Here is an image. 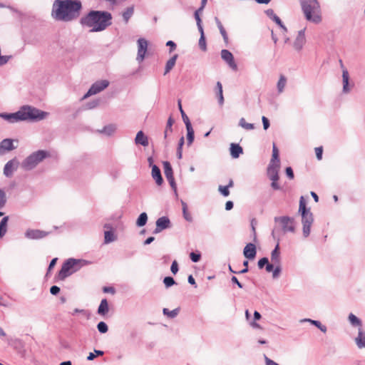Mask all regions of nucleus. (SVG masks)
I'll return each mask as SVG.
<instances>
[{"label":"nucleus","instance_id":"1","mask_svg":"<svg viewBox=\"0 0 365 365\" xmlns=\"http://www.w3.org/2000/svg\"><path fill=\"white\" fill-rule=\"evenodd\" d=\"M82 9L79 0H56L52 16L58 21H71L79 17Z\"/></svg>","mask_w":365,"mask_h":365},{"label":"nucleus","instance_id":"2","mask_svg":"<svg viewBox=\"0 0 365 365\" xmlns=\"http://www.w3.org/2000/svg\"><path fill=\"white\" fill-rule=\"evenodd\" d=\"M80 23L91 28L92 32H100L112 24V15L108 11L92 10L81 19Z\"/></svg>","mask_w":365,"mask_h":365},{"label":"nucleus","instance_id":"3","mask_svg":"<svg viewBox=\"0 0 365 365\" xmlns=\"http://www.w3.org/2000/svg\"><path fill=\"white\" fill-rule=\"evenodd\" d=\"M300 3L307 21L314 24L322 21L320 6L317 0H300Z\"/></svg>","mask_w":365,"mask_h":365},{"label":"nucleus","instance_id":"4","mask_svg":"<svg viewBox=\"0 0 365 365\" xmlns=\"http://www.w3.org/2000/svg\"><path fill=\"white\" fill-rule=\"evenodd\" d=\"M21 120H41L46 118L48 113L31 106H24L19 110Z\"/></svg>","mask_w":365,"mask_h":365},{"label":"nucleus","instance_id":"5","mask_svg":"<svg viewBox=\"0 0 365 365\" xmlns=\"http://www.w3.org/2000/svg\"><path fill=\"white\" fill-rule=\"evenodd\" d=\"M49 153L46 150H38L31 153L21 163V167L26 170L34 168L39 163L49 157Z\"/></svg>","mask_w":365,"mask_h":365},{"label":"nucleus","instance_id":"6","mask_svg":"<svg viewBox=\"0 0 365 365\" xmlns=\"http://www.w3.org/2000/svg\"><path fill=\"white\" fill-rule=\"evenodd\" d=\"M78 262L76 259H69L65 262L61 270L58 272V278L61 280L65 279L67 277L76 271L75 267L78 264Z\"/></svg>","mask_w":365,"mask_h":365},{"label":"nucleus","instance_id":"7","mask_svg":"<svg viewBox=\"0 0 365 365\" xmlns=\"http://www.w3.org/2000/svg\"><path fill=\"white\" fill-rule=\"evenodd\" d=\"M108 86H109V81L107 80H101V81H96L91 86V87L90 88V89L88 90L87 93L83 96V98H88V96L95 95V94L102 91L103 90L106 88Z\"/></svg>","mask_w":365,"mask_h":365},{"label":"nucleus","instance_id":"8","mask_svg":"<svg viewBox=\"0 0 365 365\" xmlns=\"http://www.w3.org/2000/svg\"><path fill=\"white\" fill-rule=\"evenodd\" d=\"M137 46L138 53L136 59L139 62H141L145 57L148 47V41L144 38H140L137 41Z\"/></svg>","mask_w":365,"mask_h":365},{"label":"nucleus","instance_id":"9","mask_svg":"<svg viewBox=\"0 0 365 365\" xmlns=\"http://www.w3.org/2000/svg\"><path fill=\"white\" fill-rule=\"evenodd\" d=\"M302 217L303 224V234L304 237H307L310 233L311 225L313 222V217L310 212L302 214Z\"/></svg>","mask_w":365,"mask_h":365},{"label":"nucleus","instance_id":"10","mask_svg":"<svg viewBox=\"0 0 365 365\" xmlns=\"http://www.w3.org/2000/svg\"><path fill=\"white\" fill-rule=\"evenodd\" d=\"M275 221L279 222L284 232H294V225L293 219L288 217H276Z\"/></svg>","mask_w":365,"mask_h":365},{"label":"nucleus","instance_id":"11","mask_svg":"<svg viewBox=\"0 0 365 365\" xmlns=\"http://www.w3.org/2000/svg\"><path fill=\"white\" fill-rule=\"evenodd\" d=\"M221 57L232 70H237V66L235 61L234 56L230 51L226 49L222 50Z\"/></svg>","mask_w":365,"mask_h":365},{"label":"nucleus","instance_id":"12","mask_svg":"<svg viewBox=\"0 0 365 365\" xmlns=\"http://www.w3.org/2000/svg\"><path fill=\"white\" fill-rule=\"evenodd\" d=\"M164 166V173L165 175V178L168 180L169 183L170 184L171 187L174 189L176 188V185L175 182V179L173 176V169L171 167V165L169 162H164L163 163Z\"/></svg>","mask_w":365,"mask_h":365},{"label":"nucleus","instance_id":"13","mask_svg":"<svg viewBox=\"0 0 365 365\" xmlns=\"http://www.w3.org/2000/svg\"><path fill=\"white\" fill-rule=\"evenodd\" d=\"M48 232L40 230H28L25 235L27 238L31 240L42 239L48 235Z\"/></svg>","mask_w":365,"mask_h":365},{"label":"nucleus","instance_id":"14","mask_svg":"<svg viewBox=\"0 0 365 365\" xmlns=\"http://www.w3.org/2000/svg\"><path fill=\"white\" fill-rule=\"evenodd\" d=\"M18 166L19 161L16 158L9 160L4 166V174L6 177H11L14 171L17 169Z\"/></svg>","mask_w":365,"mask_h":365},{"label":"nucleus","instance_id":"15","mask_svg":"<svg viewBox=\"0 0 365 365\" xmlns=\"http://www.w3.org/2000/svg\"><path fill=\"white\" fill-rule=\"evenodd\" d=\"M279 164L270 163L267 168V175L272 181L279 180Z\"/></svg>","mask_w":365,"mask_h":365},{"label":"nucleus","instance_id":"16","mask_svg":"<svg viewBox=\"0 0 365 365\" xmlns=\"http://www.w3.org/2000/svg\"><path fill=\"white\" fill-rule=\"evenodd\" d=\"M305 29L300 30L294 42V48L297 51H300L305 44Z\"/></svg>","mask_w":365,"mask_h":365},{"label":"nucleus","instance_id":"17","mask_svg":"<svg viewBox=\"0 0 365 365\" xmlns=\"http://www.w3.org/2000/svg\"><path fill=\"white\" fill-rule=\"evenodd\" d=\"M170 220L166 217H162L157 220L156 221V228L154 231L155 233H158L162 230L170 227Z\"/></svg>","mask_w":365,"mask_h":365},{"label":"nucleus","instance_id":"18","mask_svg":"<svg viewBox=\"0 0 365 365\" xmlns=\"http://www.w3.org/2000/svg\"><path fill=\"white\" fill-rule=\"evenodd\" d=\"M243 254L248 259H254L257 254L256 246L252 243H248L244 248Z\"/></svg>","mask_w":365,"mask_h":365},{"label":"nucleus","instance_id":"19","mask_svg":"<svg viewBox=\"0 0 365 365\" xmlns=\"http://www.w3.org/2000/svg\"><path fill=\"white\" fill-rule=\"evenodd\" d=\"M0 117L10 123L21 121L19 110L14 113H0Z\"/></svg>","mask_w":365,"mask_h":365},{"label":"nucleus","instance_id":"20","mask_svg":"<svg viewBox=\"0 0 365 365\" xmlns=\"http://www.w3.org/2000/svg\"><path fill=\"white\" fill-rule=\"evenodd\" d=\"M152 177L155 180L158 185H161L163 183V178L161 176L160 170L157 165H153L152 168Z\"/></svg>","mask_w":365,"mask_h":365},{"label":"nucleus","instance_id":"21","mask_svg":"<svg viewBox=\"0 0 365 365\" xmlns=\"http://www.w3.org/2000/svg\"><path fill=\"white\" fill-rule=\"evenodd\" d=\"M243 152L242 148L235 143H231L230 145V155L233 158H237Z\"/></svg>","mask_w":365,"mask_h":365},{"label":"nucleus","instance_id":"22","mask_svg":"<svg viewBox=\"0 0 365 365\" xmlns=\"http://www.w3.org/2000/svg\"><path fill=\"white\" fill-rule=\"evenodd\" d=\"M135 142L136 144H140L143 146H148V140L147 136L145 135L143 131L138 132Z\"/></svg>","mask_w":365,"mask_h":365},{"label":"nucleus","instance_id":"23","mask_svg":"<svg viewBox=\"0 0 365 365\" xmlns=\"http://www.w3.org/2000/svg\"><path fill=\"white\" fill-rule=\"evenodd\" d=\"M271 260L275 265H279L280 263V253L279 245H277L274 250L272 252Z\"/></svg>","mask_w":365,"mask_h":365},{"label":"nucleus","instance_id":"24","mask_svg":"<svg viewBox=\"0 0 365 365\" xmlns=\"http://www.w3.org/2000/svg\"><path fill=\"white\" fill-rule=\"evenodd\" d=\"M108 303L106 299L101 300L98 309V314L104 316L108 312Z\"/></svg>","mask_w":365,"mask_h":365},{"label":"nucleus","instance_id":"25","mask_svg":"<svg viewBox=\"0 0 365 365\" xmlns=\"http://www.w3.org/2000/svg\"><path fill=\"white\" fill-rule=\"evenodd\" d=\"M355 341L359 348L365 347V333L361 328H359V334Z\"/></svg>","mask_w":365,"mask_h":365},{"label":"nucleus","instance_id":"26","mask_svg":"<svg viewBox=\"0 0 365 365\" xmlns=\"http://www.w3.org/2000/svg\"><path fill=\"white\" fill-rule=\"evenodd\" d=\"M0 149L7 151L12 150L13 149H14V147L13 145V140L11 139L3 140L0 143Z\"/></svg>","mask_w":365,"mask_h":365},{"label":"nucleus","instance_id":"27","mask_svg":"<svg viewBox=\"0 0 365 365\" xmlns=\"http://www.w3.org/2000/svg\"><path fill=\"white\" fill-rule=\"evenodd\" d=\"M178 56V54H175L172 58H170L167 61L166 65H165V71L164 75L167 74L173 69V68L175 65Z\"/></svg>","mask_w":365,"mask_h":365},{"label":"nucleus","instance_id":"28","mask_svg":"<svg viewBox=\"0 0 365 365\" xmlns=\"http://www.w3.org/2000/svg\"><path fill=\"white\" fill-rule=\"evenodd\" d=\"M9 217H4L0 222V238H2L7 232Z\"/></svg>","mask_w":365,"mask_h":365},{"label":"nucleus","instance_id":"29","mask_svg":"<svg viewBox=\"0 0 365 365\" xmlns=\"http://www.w3.org/2000/svg\"><path fill=\"white\" fill-rule=\"evenodd\" d=\"M186 129L187 132V144L190 145L192 143L194 140V130L192 129V127L191 125V123H187Z\"/></svg>","mask_w":365,"mask_h":365},{"label":"nucleus","instance_id":"30","mask_svg":"<svg viewBox=\"0 0 365 365\" xmlns=\"http://www.w3.org/2000/svg\"><path fill=\"white\" fill-rule=\"evenodd\" d=\"M217 88V95L218 96V101L220 105L222 106L224 103V96H223V91H222V85L220 81L217 82L216 84Z\"/></svg>","mask_w":365,"mask_h":365},{"label":"nucleus","instance_id":"31","mask_svg":"<svg viewBox=\"0 0 365 365\" xmlns=\"http://www.w3.org/2000/svg\"><path fill=\"white\" fill-rule=\"evenodd\" d=\"M270 163L279 164V150L274 143L273 144L272 156Z\"/></svg>","mask_w":365,"mask_h":365},{"label":"nucleus","instance_id":"32","mask_svg":"<svg viewBox=\"0 0 365 365\" xmlns=\"http://www.w3.org/2000/svg\"><path fill=\"white\" fill-rule=\"evenodd\" d=\"M216 23H217V28L219 29L221 35L222 36L225 42L226 43H228V36L225 31V29L224 28L223 25L218 19L216 20Z\"/></svg>","mask_w":365,"mask_h":365},{"label":"nucleus","instance_id":"33","mask_svg":"<svg viewBox=\"0 0 365 365\" xmlns=\"http://www.w3.org/2000/svg\"><path fill=\"white\" fill-rule=\"evenodd\" d=\"M287 83V78L284 75H280L279 81L277 83V89L279 93H282L284 91V88Z\"/></svg>","mask_w":365,"mask_h":365},{"label":"nucleus","instance_id":"34","mask_svg":"<svg viewBox=\"0 0 365 365\" xmlns=\"http://www.w3.org/2000/svg\"><path fill=\"white\" fill-rule=\"evenodd\" d=\"M349 320L353 326H356L359 328H361V322L354 314H350L349 316Z\"/></svg>","mask_w":365,"mask_h":365},{"label":"nucleus","instance_id":"35","mask_svg":"<svg viewBox=\"0 0 365 365\" xmlns=\"http://www.w3.org/2000/svg\"><path fill=\"white\" fill-rule=\"evenodd\" d=\"M147 220H148L147 214L145 212H143L139 215V217L137 220L136 224L138 227H143L146 224Z\"/></svg>","mask_w":365,"mask_h":365},{"label":"nucleus","instance_id":"36","mask_svg":"<svg viewBox=\"0 0 365 365\" xmlns=\"http://www.w3.org/2000/svg\"><path fill=\"white\" fill-rule=\"evenodd\" d=\"M163 312L167 317H168L170 318H174L178 314L179 309L178 308V309H175L172 311H170L168 309L164 308L163 310Z\"/></svg>","mask_w":365,"mask_h":365},{"label":"nucleus","instance_id":"37","mask_svg":"<svg viewBox=\"0 0 365 365\" xmlns=\"http://www.w3.org/2000/svg\"><path fill=\"white\" fill-rule=\"evenodd\" d=\"M239 125L245 130H253L255 128L254 124L247 123L244 118L240 120Z\"/></svg>","mask_w":365,"mask_h":365},{"label":"nucleus","instance_id":"38","mask_svg":"<svg viewBox=\"0 0 365 365\" xmlns=\"http://www.w3.org/2000/svg\"><path fill=\"white\" fill-rule=\"evenodd\" d=\"M104 240L106 243H109L115 240V236L112 231L106 230L104 232Z\"/></svg>","mask_w":365,"mask_h":365},{"label":"nucleus","instance_id":"39","mask_svg":"<svg viewBox=\"0 0 365 365\" xmlns=\"http://www.w3.org/2000/svg\"><path fill=\"white\" fill-rule=\"evenodd\" d=\"M178 107H179V110L180 111L183 122L185 123V125H187V123H190V121L188 117L187 116V115L185 114V113L184 112V110L182 108L180 100L178 101Z\"/></svg>","mask_w":365,"mask_h":365},{"label":"nucleus","instance_id":"40","mask_svg":"<svg viewBox=\"0 0 365 365\" xmlns=\"http://www.w3.org/2000/svg\"><path fill=\"white\" fill-rule=\"evenodd\" d=\"M183 216L187 221H191L192 217L187 211V204L184 202H182Z\"/></svg>","mask_w":365,"mask_h":365},{"label":"nucleus","instance_id":"41","mask_svg":"<svg viewBox=\"0 0 365 365\" xmlns=\"http://www.w3.org/2000/svg\"><path fill=\"white\" fill-rule=\"evenodd\" d=\"M299 211L301 212L302 215L304 214L305 212H310L306 207V204H305V202H304V200L303 197H301V198H300Z\"/></svg>","mask_w":365,"mask_h":365},{"label":"nucleus","instance_id":"42","mask_svg":"<svg viewBox=\"0 0 365 365\" xmlns=\"http://www.w3.org/2000/svg\"><path fill=\"white\" fill-rule=\"evenodd\" d=\"M133 14V8H128L123 14V17L125 20V21L127 23L129 20V19L131 17V16Z\"/></svg>","mask_w":365,"mask_h":365},{"label":"nucleus","instance_id":"43","mask_svg":"<svg viewBox=\"0 0 365 365\" xmlns=\"http://www.w3.org/2000/svg\"><path fill=\"white\" fill-rule=\"evenodd\" d=\"M173 123H174V120H173V118L171 117H170L168 120L166 129H165V133H164L165 138H167L168 131L172 132V130H173L172 126H173Z\"/></svg>","mask_w":365,"mask_h":365},{"label":"nucleus","instance_id":"44","mask_svg":"<svg viewBox=\"0 0 365 365\" xmlns=\"http://www.w3.org/2000/svg\"><path fill=\"white\" fill-rule=\"evenodd\" d=\"M97 328L99 332L103 334L106 333L108 329L107 324L103 322H99L97 325Z\"/></svg>","mask_w":365,"mask_h":365},{"label":"nucleus","instance_id":"45","mask_svg":"<svg viewBox=\"0 0 365 365\" xmlns=\"http://www.w3.org/2000/svg\"><path fill=\"white\" fill-rule=\"evenodd\" d=\"M199 46L203 51L207 50L206 40L205 35H201L199 39Z\"/></svg>","mask_w":365,"mask_h":365},{"label":"nucleus","instance_id":"46","mask_svg":"<svg viewBox=\"0 0 365 365\" xmlns=\"http://www.w3.org/2000/svg\"><path fill=\"white\" fill-rule=\"evenodd\" d=\"M163 283L165 284L166 287H169L173 285L175 283V282L173 277H165L163 279Z\"/></svg>","mask_w":365,"mask_h":365},{"label":"nucleus","instance_id":"47","mask_svg":"<svg viewBox=\"0 0 365 365\" xmlns=\"http://www.w3.org/2000/svg\"><path fill=\"white\" fill-rule=\"evenodd\" d=\"M272 19L282 29L284 32H287V28L283 25L279 16L274 14L272 17Z\"/></svg>","mask_w":365,"mask_h":365},{"label":"nucleus","instance_id":"48","mask_svg":"<svg viewBox=\"0 0 365 365\" xmlns=\"http://www.w3.org/2000/svg\"><path fill=\"white\" fill-rule=\"evenodd\" d=\"M218 190L222 195H224L225 197H227L230 195L229 188L227 186L220 185L218 187Z\"/></svg>","mask_w":365,"mask_h":365},{"label":"nucleus","instance_id":"49","mask_svg":"<svg viewBox=\"0 0 365 365\" xmlns=\"http://www.w3.org/2000/svg\"><path fill=\"white\" fill-rule=\"evenodd\" d=\"M313 324H314L316 327H317L322 331L325 333L327 331V327L324 325H322L320 322L319 321H314V320H309Z\"/></svg>","mask_w":365,"mask_h":365},{"label":"nucleus","instance_id":"50","mask_svg":"<svg viewBox=\"0 0 365 365\" xmlns=\"http://www.w3.org/2000/svg\"><path fill=\"white\" fill-rule=\"evenodd\" d=\"M343 83H344V89L346 90L347 86H348V81H349V74L347 71H343Z\"/></svg>","mask_w":365,"mask_h":365},{"label":"nucleus","instance_id":"51","mask_svg":"<svg viewBox=\"0 0 365 365\" xmlns=\"http://www.w3.org/2000/svg\"><path fill=\"white\" fill-rule=\"evenodd\" d=\"M268 263V259L267 257H263L259 260L258 267L259 269H262L264 267V265H267Z\"/></svg>","mask_w":365,"mask_h":365},{"label":"nucleus","instance_id":"52","mask_svg":"<svg viewBox=\"0 0 365 365\" xmlns=\"http://www.w3.org/2000/svg\"><path fill=\"white\" fill-rule=\"evenodd\" d=\"M6 203V195L5 192L0 190V208L2 207Z\"/></svg>","mask_w":365,"mask_h":365},{"label":"nucleus","instance_id":"53","mask_svg":"<svg viewBox=\"0 0 365 365\" xmlns=\"http://www.w3.org/2000/svg\"><path fill=\"white\" fill-rule=\"evenodd\" d=\"M315 153L317 158L320 160L322 158L323 148L322 147H317L315 148Z\"/></svg>","mask_w":365,"mask_h":365},{"label":"nucleus","instance_id":"54","mask_svg":"<svg viewBox=\"0 0 365 365\" xmlns=\"http://www.w3.org/2000/svg\"><path fill=\"white\" fill-rule=\"evenodd\" d=\"M170 270L173 274H176L178 271V264L176 260H174L172 263Z\"/></svg>","mask_w":365,"mask_h":365},{"label":"nucleus","instance_id":"55","mask_svg":"<svg viewBox=\"0 0 365 365\" xmlns=\"http://www.w3.org/2000/svg\"><path fill=\"white\" fill-rule=\"evenodd\" d=\"M190 259L192 262H198L200 259V254H197V253H195V252H191L190 254Z\"/></svg>","mask_w":365,"mask_h":365},{"label":"nucleus","instance_id":"56","mask_svg":"<svg viewBox=\"0 0 365 365\" xmlns=\"http://www.w3.org/2000/svg\"><path fill=\"white\" fill-rule=\"evenodd\" d=\"M286 174L289 179H293L294 177L293 170L291 167H287L286 168Z\"/></svg>","mask_w":365,"mask_h":365},{"label":"nucleus","instance_id":"57","mask_svg":"<svg viewBox=\"0 0 365 365\" xmlns=\"http://www.w3.org/2000/svg\"><path fill=\"white\" fill-rule=\"evenodd\" d=\"M262 120L264 129L267 130L269 127V120L265 116H262Z\"/></svg>","mask_w":365,"mask_h":365},{"label":"nucleus","instance_id":"58","mask_svg":"<svg viewBox=\"0 0 365 365\" xmlns=\"http://www.w3.org/2000/svg\"><path fill=\"white\" fill-rule=\"evenodd\" d=\"M202 11V10H200V9H197V10L195 11V19H196V21H197V26H200V24H201V19H200V14H200V12H201Z\"/></svg>","mask_w":365,"mask_h":365},{"label":"nucleus","instance_id":"59","mask_svg":"<svg viewBox=\"0 0 365 365\" xmlns=\"http://www.w3.org/2000/svg\"><path fill=\"white\" fill-rule=\"evenodd\" d=\"M59 292L60 288L57 286H52L50 289V292L53 295L58 294Z\"/></svg>","mask_w":365,"mask_h":365},{"label":"nucleus","instance_id":"60","mask_svg":"<svg viewBox=\"0 0 365 365\" xmlns=\"http://www.w3.org/2000/svg\"><path fill=\"white\" fill-rule=\"evenodd\" d=\"M103 290L105 293H115V289L112 287H104Z\"/></svg>","mask_w":365,"mask_h":365},{"label":"nucleus","instance_id":"61","mask_svg":"<svg viewBox=\"0 0 365 365\" xmlns=\"http://www.w3.org/2000/svg\"><path fill=\"white\" fill-rule=\"evenodd\" d=\"M166 45L170 47V52L176 48V44L172 41H168Z\"/></svg>","mask_w":365,"mask_h":365},{"label":"nucleus","instance_id":"62","mask_svg":"<svg viewBox=\"0 0 365 365\" xmlns=\"http://www.w3.org/2000/svg\"><path fill=\"white\" fill-rule=\"evenodd\" d=\"M265 362H266V365H279L277 363H276L275 361L269 359L267 356H265Z\"/></svg>","mask_w":365,"mask_h":365},{"label":"nucleus","instance_id":"63","mask_svg":"<svg viewBox=\"0 0 365 365\" xmlns=\"http://www.w3.org/2000/svg\"><path fill=\"white\" fill-rule=\"evenodd\" d=\"M277 181H278V180L272 181V184H271V186H272V187L274 190H279V189H280V186H279V185L278 184Z\"/></svg>","mask_w":365,"mask_h":365},{"label":"nucleus","instance_id":"64","mask_svg":"<svg viewBox=\"0 0 365 365\" xmlns=\"http://www.w3.org/2000/svg\"><path fill=\"white\" fill-rule=\"evenodd\" d=\"M231 280L232 282L235 283L240 288H242V284L238 281L236 277H232Z\"/></svg>","mask_w":365,"mask_h":365}]
</instances>
